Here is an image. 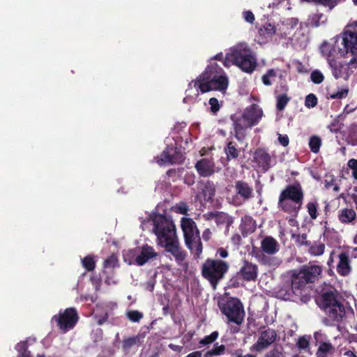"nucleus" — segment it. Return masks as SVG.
Returning <instances> with one entry per match:
<instances>
[{
	"instance_id": "nucleus-22",
	"label": "nucleus",
	"mask_w": 357,
	"mask_h": 357,
	"mask_svg": "<svg viewBox=\"0 0 357 357\" xmlns=\"http://www.w3.org/2000/svg\"><path fill=\"white\" fill-rule=\"evenodd\" d=\"M253 160L264 170H267L269 168L271 156L264 150L258 149L254 153Z\"/></svg>"
},
{
	"instance_id": "nucleus-51",
	"label": "nucleus",
	"mask_w": 357,
	"mask_h": 357,
	"mask_svg": "<svg viewBox=\"0 0 357 357\" xmlns=\"http://www.w3.org/2000/svg\"><path fill=\"white\" fill-rule=\"evenodd\" d=\"M195 178L193 173H188L184 176V183L188 185H192L195 183Z\"/></svg>"
},
{
	"instance_id": "nucleus-15",
	"label": "nucleus",
	"mask_w": 357,
	"mask_h": 357,
	"mask_svg": "<svg viewBox=\"0 0 357 357\" xmlns=\"http://www.w3.org/2000/svg\"><path fill=\"white\" fill-rule=\"evenodd\" d=\"M195 167L202 177H209L215 172V163L212 159L202 158L198 160Z\"/></svg>"
},
{
	"instance_id": "nucleus-5",
	"label": "nucleus",
	"mask_w": 357,
	"mask_h": 357,
	"mask_svg": "<svg viewBox=\"0 0 357 357\" xmlns=\"http://www.w3.org/2000/svg\"><path fill=\"white\" fill-rule=\"evenodd\" d=\"M229 264L219 259L208 258L202 265L201 273L202 277L215 290L219 282L223 280L229 271Z\"/></svg>"
},
{
	"instance_id": "nucleus-28",
	"label": "nucleus",
	"mask_w": 357,
	"mask_h": 357,
	"mask_svg": "<svg viewBox=\"0 0 357 357\" xmlns=\"http://www.w3.org/2000/svg\"><path fill=\"white\" fill-rule=\"evenodd\" d=\"M245 280V260L244 261V265L241 268L240 272L233 279L234 287H239L243 285L244 280Z\"/></svg>"
},
{
	"instance_id": "nucleus-48",
	"label": "nucleus",
	"mask_w": 357,
	"mask_h": 357,
	"mask_svg": "<svg viewBox=\"0 0 357 357\" xmlns=\"http://www.w3.org/2000/svg\"><path fill=\"white\" fill-rule=\"evenodd\" d=\"M176 208L177 213L183 215H188L189 207L187 203L184 202H180L176 204Z\"/></svg>"
},
{
	"instance_id": "nucleus-54",
	"label": "nucleus",
	"mask_w": 357,
	"mask_h": 357,
	"mask_svg": "<svg viewBox=\"0 0 357 357\" xmlns=\"http://www.w3.org/2000/svg\"><path fill=\"white\" fill-rule=\"evenodd\" d=\"M278 140L283 146H287L289 144V137L287 135H282L279 134Z\"/></svg>"
},
{
	"instance_id": "nucleus-38",
	"label": "nucleus",
	"mask_w": 357,
	"mask_h": 357,
	"mask_svg": "<svg viewBox=\"0 0 357 357\" xmlns=\"http://www.w3.org/2000/svg\"><path fill=\"white\" fill-rule=\"evenodd\" d=\"M257 66V59L250 54L247 53V73H252Z\"/></svg>"
},
{
	"instance_id": "nucleus-30",
	"label": "nucleus",
	"mask_w": 357,
	"mask_h": 357,
	"mask_svg": "<svg viewBox=\"0 0 357 357\" xmlns=\"http://www.w3.org/2000/svg\"><path fill=\"white\" fill-rule=\"evenodd\" d=\"M334 349V347L331 343L322 342L320 344L316 355L324 356L326 357V355L331 354Z\"/></svg>"
},
{
	"instance_id": "nucleus-3",
	"label": "nucleus",
	"mask_w": 357,
	"mask_h": 357,
	"mask_svg": "<svg viewBox=\"0 0 357 357\" xmlns=\"http://www.w3.org/2000/svg\"><path fill=\"white\" fill-rule=\"evenodd\" d=\"M192 84L197 91L205 93L211 91H225L229 81L224 70L216 62L210 61L204 71L192 80L189 86Z\"/></svg>"
},
{
	"instance_id": "nucleus-52",
	"label": "nucleus",
	"mask_w": 357,
	"mask_h": 357,
	"mask_svg": "<svg viewBox=\"0 0 357 357\" xmlns=\"http://www.w3.org/2000/svg\"><path fill=\"white\" fill-rule=\"evenodd\" d=\"M257 225L255 222L250 218H247V233L254 232L256 229Z\"/></svg>"
},
{
	"instance_id": "nucleus-33",
	"label": "nucleus",
	"mask_w": 357,
	"mask_h": 357,
	"mask_svg": "<svg viewBox=\"0 0 357 357\" xmlns=\"http://www.w3.org/2000/svg\"><path fill=\"white\" fill-rule=\"evenodd\" d=\"M325 245L322 243H316L312 245L310 249L309 252L313 256H320L324 252Z\"/></svg>"
},
{
	"instance_id": "nucleus-19",
	"label": "nucleus",
	"mask_w": 357,
	"mask_h": 357,
	"mask_svg": "<svg viewBox=\"0 0 357 357\" xmlns=\"http://www.w3.org/2000/svg\"><path fill=\"white\" fill-rule=\"evenodd\" d=\"M278 206L284 212L296 215L302 204L280 196Z\"/></svg>"
},
{
	"instance_id": "nucleus-55",
	"label": "nucleus",
	"mask_w": 357,
	"mask_h": 357,
	"mask_svg": "<svg viewBox=\"0 0 357 357\" xmlns=\"http://www.w3.org/2000/svg\"><path fill=\"white\" fill-rule=\"evenodd\" d=\"M212 236V232L210 229L207 228L206 229L203 233H202V238L205 241H208L211 239Z\"/></svg>"
},
{
	"instance_id": "nucleus-44",
	"label": "nucleus",
	"mask_w": 357,
	"mask_h": 357,
	"mask_svg": "<svg viewBox=\"0 0 357 357\" xmlns=\"http://www.w3.org/2000/svg\"><path fill=\"white\" fill-rule=\"evenodd\" d=\"M321 52L322 54L327 58L333 56V51L331 45L328 43H324L321 46Z\"/></svg>"
},
{
	"instance_id": "nucleus-62",
	"label": "nucleus",
	"mask_w": 357,
	"mask_h": 357,
	"mask_svg": "<svg viewBox=\"0 0 357 357\" xmlns=\"http://www.w3.org/2000/svg\"><path fill=\"white\" fill-rule=\"evenodd\" d=\"M185 357H202L201 351H196L188 354Z\"/></svg>"
},
{
	"instance_id": "nucleus-57",
	"label": "nucleus",
	"mask_w": 357,
	"mask_h": 357,
	"mask_svg": "<svg viewBox=\"0 0 357 357\" xmlns=\"http://www.w3.org/2000/svg\"><path fill=\"white\" fill-rule=\"evenodd\" d=\"M347 165L352 170L357 169V160H356V159L349 160Z\"/></svg>"
},
{
	"instance_id": "nucleus-7",
	"label": "nucleus",
	"mask_w": 357,
	"mask_h": 357,
	"mask_svg": "<svg viewBox=\"0 0 357 357\" xmlns=\"http://www.w3.org/2000/svg\"><path fill=\"white\" fill-rule=\"evenodd\" d=\"M218 306L229 321L240 325L243 321V305L236 298L222 297L218 301Z\"/></svg>"
},
{
	"instance_id": "nucleus-60",
	"label": "nucleus",
	"mask_w": 357,
	"mask_h": 357,
	"mask_svg": "<svg viewBox=\"0 0 357 357\" xmlns=\"http://www.w3.org/2000/svg\"><path fill=\"white\" fill-rule=\"evenodd\" d=\"M218 213H219V212H217V211L216 212H210V213L206 214L207 219L208 220L213 219L215 220V219L217 217Z\"/></svg>"
},
{
	"instance_id": "nucleus-29",
	"label": "nucleus",
	"mask_w": 357,
	"mask_h": 357,
	"mask_svg": "<svg viewBox=\"0 0 357 357\" xmlns=\"http://www.w3.org/2000/svg\"><path fill=\"white\" fill-rule=\"evenodd\" d=\"M225 346L224 344L218 345V344H215L213 347L211 349L207 351L204 355V357H211L212 356H219L222 355L225 351Z\"/></svg>"
},
{
	"instance_id": "nucleus-45",
	"label": "nucleus",
	"mask_w": 357,
	"mask_h": 357,
	"mask_svg": "<svg viewBox=\"0 0 357 357\" xmlns=\"http://www.w3.org/2000/svg\"><path fill=\"white\" fill-rule=\"evenodd\" d=\"M317 104V97L312 94L310 93L307 95L305 98V105L307 107H314Z\"/></svg>"
},
{
	"instance_id": "nucleus-61",
	"label": "nucleus",
	"mask_w": 357,
	"mask_h": 357,
	"mask_svg": "<svg viewBox=\"0 0 357 357\" xmlns=\"http://www.w3.org/2000/svg\"><path fill=\"white\" fill-rule=\"evenodd\" d=\"M255 20L254 15L250 11H247V22L252 23Z\"/></svg>"
},
{
	"instance_id": "nucleus-10",
	"label": "nucleus",
	"mask_w": 357,
	"mask_h": 357,
	"mask_svg": "<svg viewBox=\"0 0 357 357\" xmlns=\"http://www.w3.org/2000/svg\"><path fill=\"white\" fill-rule=\"evenodd\" d=\"M79 319L77 310L75 307H68L54 315L51 321L56 322L59 328L65 333L74 328Z\"/></svg>"
},
{
	"instance_id": "nucleus-8",
	"label": "nucleus",
	"mask_w": 357,
	"mask_h": 357,
	"mask_svg": "<svg viewBox=\"0 0 357 357\" xmlns=\"http://www.w3.org/2000/svg\"><path fill=\"white\" fill-rule=\"evenodd\" d=\"M340 47L337 40L335 42L334 49L337 48L338 52L342 56L348 53L357 54V22L348 25L341 37Z\"/></svg>"
},
{
	"instance_id": "nucleus-11",
	"label": "nucleus",
	"mask_w": 357,
	"mask_h": 357,
	"mask_svg": "<svg viewBox=\"0 0 357 357\" xmlns=\"http://www.w3.org/2000/svg\"><path fill=\"white\" fill-rule=\"evenodd\" d=\"M277 335L273 329L268 328L261 332L257 342L252 347L251 350L261 351L272 344Z\"/></svg>"
},
{
	"instance_id": "nucleus-31",
	"label": "nucleus",
	"mask_w": 357,
	"mask_h": 357,
	"mask_svg": "<svg viewBox=\"0 0 357 357\" xmlns=\"http://www.w3.org/2000/svg\"><path fill=\"white\" fill-rule=\"evenodd\" d=\"M225 152L229 160L236 158L239 153L232 142L228 143L225 148Z\"/></svg>"
},
{
	"instance_id": "nucleus-37",
	"label": "nucleus",
	"mask_w": 357,
	"mask_h": 357,
	"mask_svg": "<svg viewBox=\"0 0 357 357\" xmlns=\"http://www.w3.org/2000/svg\"><path fill=\"white\" fill-rule=\"evenodd\" d=\"M310 337L304 335L300 337L296 342V346L300 350H307L310 347Z\"/></svg>"
},
{
	"instance_id": "nucleus-34",
	"label": "nucleus",
	"mask_w": 357,
	"mask_h": 357,
	"mask_svg": "<svg viewBox=\"0 0 357 357\" xmlns=\"http://www.w3.org/2000/svg\"><path fill=\"white\" fill-rule=\"evenodd\" d=\"M276 76L277 74L274 69L268 70L261 77L263 84L266 86H271L272 84V80L275 79Z\"/></svg>"
},
{
	"instance_id": "nucleus-25",
	"label": "nucleus",
	"mask_w": 357,
	"mask_h": 357,
	"mask_svg": "<svg viewBox=\"0 0 357 357\" xmlns=\"http://www.w3.org/2000/svg\"><path fill=\"white\" fill-rule=\"evenodd\" d=\"M142 339V337L140 335L125 338L122 342L123 351H128L132 347L140 344Z\"/></svg>"
},
{
	"instance_id": "nucleus-2",
	"label": "nucleus",
	"mask_w": 357,
	"mask_h": 357,
	"mask_svg": "<svg viewBox=\"0 0 357 357\" xmlns=\"http://www.w3.org/2000/svg\"><path fill=\"white\" fill-rule=\"evenodd\" d=\"M322 267L319 265L308 264L300 269L287 271L282 276L283 284L278 291V296L284 299L290 298L291 294H301L307 284L314 283L322 273Z\"/></svg>"
},
{
	"instance_id": "nucleus-14",
	"label": "nucleus",
	"mask_w": 357,
	"mask_h": 357,
	"mask_svg": "<svg viewBox=\"0 0 357 357\" xmlns=\"http://www.w3.org/2000/svg\"><path fill=\"white\" fill-rule=\"evenodd\" d=\"M280 196L302 204L303 192L300 184L289 185L285 188Z\"/></svg>"
},
{
	"instance_id": "nucleus-59",
	"label": "nucleus",
	"mask_w": 357,
	"mask_h": 357,
	"mask_svg": "<svg viewBox=\"0 0 357 357\" xmlns=\"http://www.w3.org/2000/svg\"><path fill=\"white\" fill-rule=\"evenodd\" d=\"M218 253L219 254L220 257L222 258H226L228 256L227 251L222 248H219L218 250Z\"/></svg>"
},
{
	"instance_id": "nucleus-64",
	"label": "nucleus",
	"mask_w": 357,
	"mask_h": 357,
	"mask_svg": "<svg viewBox=\"0 0 357 357\" xmlns=\"http://www.w3.org/2000/svg\"><path fill=\"white\" fill-rule=\"evenodd\" d=\"M19 357H31L30 352L24 349L23 351L20 352Z\"/></svg>"
},
{
	"instance_id": "nucleus-35",
	"label": "nucleus",
	"mask_w": 357,
	"mask_h": 357,
	"mask_svg": "<svg viewBox=\"0 0 357 357\" xmlns=\"http://www.w3.org/2000/svg\"><path fill=\"white\" fill-rule=\"evenodd\" d=\"M321 144V138L318 136H312L310 138L309 146L313 153H318Z\"/></svg>"
},
{
	"instance_id": "nucleus-9",
	"label": "nucleus",
	"mask_w": 357,
	"mask_h": 357,
	"mask_svg": "<svg viewBox=\"0 0 357 357\" xmlns=\"http://www.w3.org/2000/svg\"><path fill=\"white\" fill-rule=\"evenodd\" d=\"M213 59L222 61L223 65L227 68L231 65H235L239 67L243 72H245V45L242 43L234 47L226 54L225 59L223 54L220 52L211 60Z\"/></svg>"
},
{
	"instance_id": "nucleus-12",
	"label": "nucleus",
	"mask_w": 357,
	"mask_h": 357,
	"mask_svg": "<svg viewBox=\"0 0 357 357\" xmlns=\"http://www.w3.org/2000/svg\"><path fill=\"white\" fill-rule=\"evenodd\" d=\"M185 160V156L176 148L167 146L160 154L161 163L181 164Z\"/></svg>"
},
{
	"instance_id": "nucleus-24",
	"label": "nucleus",
	"mask_w": 357,
	"mask_h": 357,
	"mask_svg": "<svg viewBox=\"0 0 357 357\" xmlns=\"http://www.w3.org/2000/svg\"><path fill=\"white\" fill-rule=\"evenodd\" d=\"M356 218V213L353 208H343L339 211L338 219L344 224H349Z\"/></svg>"
},
{
	"instance_id": "nucleus-26",
	"label": "nucleus",
	"mask_w": 357,
	"mask_h": 357,
	"mask_svg": "<svg viewBox=\"0 0 357 357\" xmlns=\"http://www.w3.org/2000/svg\"><path fill=\"white\" fill-rule=\"evenodd\" d=\"M276 31L275 26L271 23H266L259 29V34L264 38L272 37Z\"/></svg>"
},
{
	"instance_id": "nucleus-56",
	"label": "nucleus",
	"mask_w": 357,
	"mask_h": 357,
	"mask_svg": "<svg viewBox=\"0 0 357 357\" xmlns=\"http://www.w3.org/2000/svg\"><path fill=\"white\" fill-rule=\"evenodd\" d=\"M241 241V237L238 234H236L233 235L231 237V242L235 245H238L240 244V242Z\"/></svg>"
},
{
	"instance_id": "nucleus-50",
	"label": "nucleus",
	"mask_w": 357,
	"mask_h": 357,
	"mask_svg": "<svg viewBox=\"0 0 357 357\" xmlns=\"http://www.w3.org/2000/svg\"><path fill=\"white\" fill-rule=\"evenodd\" d=\"M264 357H284V355L277 348L270 350Z\"/></svg>"
},
{
	"instance_id": "nucleus-32",
	"label": "nucleus",
	"mask_w": 357,
	"mask_h": 357,
	"mask_svg": "<svg viewBox=\"0 0 357 357\" xmlns=\"http://www.w3.org/2000/svg\"><path fill=\"white\" fill-rule=\"evenodd\" d=\"M104 268H112L114 269L116 267H119V259L116 255L114 254H112L109 257H108L105 261H104Z\"/></svg>"
},
{
	"instance_id": "nucleus-42",
	"label": "nucleus",
	"mask_w": 357,
	"mask_h": 357,
	"mask_svg": "<svg viewBox=\"0 0 357 357\" xmlns=\"http://www.w3.org/2000/svg\"><path fill=\"white\" fill-rule=\"evenodd\" d=\"M257 268L255 265L247 262V280H255L257 275Z\"/></svg>"
},
{
	"instance_id": "nucleus-21",
	"label": "nucleus",
	"mask_w": 357,
	"mask_h": 357,
	"mask_svg": "<svg viewBox=\"0 0 357 357\" xmlns=\"http://www.w3.org/2000/svg\"><path fill=\"white\" fill-rule=\"evenodd\" d=\"M263 112L256 104H252L247 109V125L252 126L257 123L262 117Z\"/></svg>"
},
{
	"instance_id": "nucleus-36",
	"label": "nucleus",
	"mask_w": 357,
	"mask_h": 357,
	"mask_svg": "<svg viewBox=\"0 0 357 357\" xmlns=\"http://www.w3.org/2000/svg\"><path fill=\"white\" fill-rule=\"evenodd\" d=\"M127 318L132 322H139L143 318V313L138 310H129L126 312Z\"/></svg>"
},
{
	"instance_id": "nucleus-40",
	"label": "nucleus",
	"mask_w": 357,
	"mask_h": 357,
	"mask_svg": "<svg viewBox=\"0 0 357 357\" xmlns=\"http://www.w3.org/2000/svg\"><path fill=\"white\" fill-rule=\"evenodd\" d=\"M290 98L286 94H282L277 97V109L280 111H282L284 109L285 106L287 105Z\"/></svg>"
},
{
	"instance_id": "nucleus-49",
	"label": "nucleus",
	"mask_w": 357,
	"mask_h": 357,
	"mask_svg": "<svg viewBox=\"0 0 357 357\" xmlns=\"http://www.w3.org/2000/svg\"><path fill=\"white\" fill-rule=\"evenodd\" d=\"M349 93L348 89H342L336 93H331L330 98L332 99H342L347 96Z\"/></svg>"
},
{
	"instance_id": "nucleus-4",
	"label": "nucleus",
	"mask_w": 357,
	"mask_h": 357,
	"mask_svg": "<svg viewBox=\"0 0 357 357\" xmlns=\"http://www.w3.org/2000/svg\"><path fill=\"white\" fill-rule=\"evenodd\" d=\"M317 302L329 321L340 323L346 315L344 300L333 287L328 286L324 288Z\"/></svg>"
},
{
	"instance_id": "nucleus-18",
	"label": "nucleus",
	"mask_w": 357,
	"mask_h": 357,
	"mask_svg": "<svg viewBox=\"0 0 357 357\" xmlns=\"http://www.w3.org/2000/svg\"><path fill=\"white\" fill-rule=\"evenodd\" d=\"M231 202L234 205H241L245 201V183L243 181H238L234 186V195L230 197Z\"/></svg>"
},
{
	"instance_id": "nucleus-23",
	"label": "nucleus",
	"mask_w": 357,
	"mask_h": 357,
	"mask_svg": "<svg viewBox=\"0 0 357 357\" xmlns=\"http://www.w3.org/2000/svg\"><path fill=\"white\" fill-rule=\"evenodd\" d=\"M202 194L205 201L211 202L213 201L215 194V186L214 183L211 181H202Z\"/></svg>"
},
{
	"instance_id": "nucleus-53",
	"label": "nucleus",
	"mask_w": 357,
	"mask_h": 357,
	"mask_svg": "<svg viewBox=\"0 0 357 357\" xmlns=\"http://www.w3.org/2000/svg\"><path fill=\"white\" fill-rule=\"evenodd\" d=\"M226 215L223 213H220L218 214L217 217L215 219V222L217 225H221L225 222Z\"/></svg>"
},
{
	"instance_id": "nucleus-16",
	"label": "nucleus",
	"mask_w": 357,
	"mask_h": 357,
	"mask_svg": "<svg viewBox=\"0 0 357 357\" xmlns=\"http://www.w3.org/2000/svg\"><path fill=\"white\" fill-rule=\"evenodd\" d=\"M337 272L341 276L349 275L352 270L349 255L346 252H342L338 255V263Z\"/></svg>"
},
{
	"instance_id": "nucleus-39",
	"label": "nucleus",
	"mask_w": 357,
	"mask_h": 357,
	"mask_svg": "<svg viewBox=\"0 0 357 357\" xmlns=\"http://www.w3.org/2000/svg\"><path fill=\"white\" fill-rule=\"evenodd\" d=\"M219 333L218 331H213L209 335H206L199 341V344L202 345H208L215 342L218 337Z\"/></svg>"
},
{
	"instance_id": "nucleus-27",
	"label": "nucleus",
	"mask_w": 357,
	"mask_h": 357,
	"mask_svg": "<svg viewBox=\"0 0 357 357\" xmlns=\"http://www.w3.org/2000/svg\"><path fill=\"white\" fill-rule=\"evenodd\" d=\"M82 264L86 271H92L96 268V261L93 255H87L81 259Z\"/></svg>"
},
{
	"instance_id": "nucleus-1",
	"label": "nucleus",
	"mask_w": 357,
	"mask_h": 357,
	"mask_svg": "<svg viewBox=\"0 0 357 357\" xmlns=\"http://www.w3.org/2000/svg\"><path fill=\"white\" fill-rule=\"evenodd\" d=\"M152 221L153 231L156 236L158 245L170 253L178 265H182L187 252L180 245L174 222L162 214L155 215Z\"/></svg>"
},
{
	"instance_id": "nucleus-46",
	"label": "nucleus",
	"mask_w": 357,
	"mask_h": 357,
	"mask_svg": "<svg viewBox=\"0 0 357 357\" xmlns=\"http://www.w3.org/2000/svg\"><path fill=\"white\" fill-rule=\"evenodd\" d=\"M208 104L210 105V111L212 113L216 114L219 111L220 107L218 100L216 98H211Z\"/></svg>"
},
{
	"instance_id": "nucleus-17",
	"label": "nucleus",
	"mask_w": 357,
	"mask_h": 357,
	"mask_svg": "<svg viewBox=\"0 0 357 357\" xmlns=\"http://www.w3.org/2000/svg\"><path fill=\"white\" fill-rule=\"evenodd\" d=\"M158 253L153 247L144 245L141 248L140 254L136 257L135 261L138 266H143L151 259L155 258Z\"/></svg>"
},
{
	"instance_id": "nucleus-43",
	"label": "nucleus",
	"mask_w": 357,
	"mask_h": 357,
	"mask_svg": "<svg viewBox=\"0 0 357 357\" xmlns=\"http://www.w3.org/2000/svg\"><path fill=\"white\" fill-rule=\"evenodd\" d=\"M324 17L322 13H317L313 14L309 19V24L312 26H318L320 24V20Z\"/></svg>"
},
{
	"instance_id": "nucleus-63",
	"label": "nucleus",
	"mask_w": 357,
	"mask_h": 357,
	"mask_svg": "<svg viewBox=\"0 0 357 357\" xmlns=\"http://www.w3.org/2000/svg\"><path fill=\"white\" fill-rule=\"evenodd\" d=\"M349 65H350L352 67H356L357 66V56H355L353 59H351L349 63Z\"/></svg>"
},
{
	"instance_id": "nucleus-47",
	"label": "nucleus",
	"mask_w": 357,
	"mask_h": 357,
	"mask_svg": "<svg viewBox=\"0 0 357 357\" xmlns=\"http://www.w3.org/2000/svg\"><path fill=\"white\" fill-rule=\"evenodd\" d=\"M310 78L314 83L320 84L324 80V75L320 71L314 70L311 73Z\"/></svg>"
},
{
	"instance_id": "nucleus-20",
	"label": "nucleus",
	"mask_w": 357,
	"mask_h": 357,
	"mask_svg": "<svg viewBox=\"0 0 357 357\" xmlns=\"http://www.w3.org/2000/svg\"><path fill=\"white\" fill-rule=\"evenodd\" d=\"M261 248L266 254L273 255L279 251L280 244L272 236H266L261 241Z\"/></svg>"
},
{
	"instance_id": "nucleus-6",
	"label": "nucleus",
	"mask_w": 357,
	"mask_h": 357,
	"mask_svg": "<svg viewBox=\"0 0 357 357\" xmlns=\"http://www.w3.org/2000/svg\"><path fill=\"white\" fill-rule=\"evenodd\" d=\"M181 227L186 247L195 258H199L202 253L203 245L195 222L190 218L183 217L181 220Z\"/></svg>"
},
{
	"instance_id": "nucleus-41",
	"label": "nucleus",
	"mask_w": 357,
	"mask_h": 357,
	"mask_svg": "<svg viewBox=\"0 0 357 357\" xmlns=\"http://www.w3.org/2000/svg\"><path fill=\"white\" fill-rule=\"evenodd\" d=\"M318 203L317 202H310L307 204V212L310 218L313 220L317 218Z\"/></svg>"
},
{
	"instance_id": "nucleus-58",
	"label": "nucleus",
	"mask_w": 357,
	"mask_h": 357,
	"mask_svg": "<svg viewBox=\"0 0 357 357\" xmlns=\"http://www.w3.org/2000/svg\"><path fill=\"white\" fill-rule=\"evenodd\" d=\"M107 319H108V314H107V313H105L103 316L99 317L97 319L98 325H99V326L102 325L105 321H107Z\"/></svg>"
},
{
	"instance_id": "nucleus-13",
	"label": "nucleus",
	"mask_w": 357,
	"mask_h": 357,
	"mask_svg": "<svg viewBox=\"0 0 357 357\" xmlns=\"http://www.w3.org/2000/svg\"><path fill=\"white\" fill-rule=\"evenodd\" d=\"M231 119L233 121L235 137L238 141L243 142L245 138V111L231 115Z\"/></svg>"
}]
</instances>
